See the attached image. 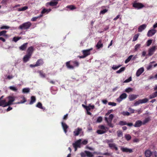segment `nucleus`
Returning a JSON list of instances; mask_svg holds the SVG:
<instances>
[{"label":"nucleus","instance_id":"393cba45","mask_svg":"<svg viewBox=\"0 0 157 157\" xmlns=\"http://www.w3.org/2000/svg\"><path fill=\"white\" fill-rule=\"evenodd\" d=\"M138 97V95L132 94L129 96L128 98L130 101H132L136 99Z\"/></svg>","mask_w":157,"mask_h":157},{"label":"nucleus","instance_id":"5701e85b","mask_svg":"<svg viewBox=\"0 0 157 157\" xmlns=\"http://www.w3.org/2000/svg\"><path fill=\"white\" fill-rule=\"evenodd\" d=\"M144 71V69L143 67L139 68L136 71V75L139 76Z\"/></svg>","mask_w":157,"mask_h":157},{"label":"nucleus","instance_id":"a18cd8bd","mask_svg":"<svg viewBox=\"0 0 157 157\" xmlns=\"http://www.w3.org/2000/svg\"><path fill=\"white\" fill-rule=\"evenodd\" d=\"M139 36V34H137L136 35H135L133 37L132 41H136V40H137Z\"/></svg>","mask_w":157,"mask_h":157},{"label":"nucleus","instance_id":"4d7b16f0","mask_svg":"<svg viewBox=\"0 0 157 157\" xmlns=\"http://www.w3.org/2000/svg\"><path fill=\"white\" fill-rule=\"evenodd\" d=\"M152 40H147V46H149L152 43Z\"/></svg>","mask_w":157,"mask_h":157},{"label":"nucleus","instance_id":"f257e3e1","mask_svg":"<svg viewBox=\"0 0 157 157\" xmlns=\"http://www.w3.org/2000/svg\"><path fill=\"white\" fill-rule=\"evenodd\" d=\"M79 63L77 61H70L66 63V66L68 68L73 69L74 67H78Z\"/></svg>","mask_w":157,"mask_h":157},{"label":"nucleus","instance_id":"c85d7f7f","mask_svg":"<svg viewBox=\"0 0 157 157\" xmlns=\"http://www.w3.org/2000/svg\"><path fill=\"white\" fill-rule=\"evenodd\" d=\"M58 2L57 1H51L48 3L51 6H56L58 4Z\"/></svg>","mask_w":157,"mask_h":157},{"label":"nucleus","instance_id":"6e6552de","mask_svg":"<svg viewBox=\"0 0 157 157\" xmlns=\"http://www.w3.org/2000/svg\"><path fill=\"white\" fill-rule=\"evenodd\" d=\"M156 31L154 29L149 30L147 33V35L148 37L152 36L156 33Z\"/></svg>","mask_w":157,"mask_h":157},{"label":"nucleus","instance_id":"338daca9","mask_svg":"<svg viewBox=\"0 0 157 157\" xmlns=\"http://www.w3.org/2000/svg\"><path fill=\"white\" fill-rule=\"evenodd\" d=\"M121 16V15L119 14L118 15H117L116 17L114 18L113 19V20L114 21H116L118 19L120 18V17Z\"/></svg>","mask_w":157,"mask_h":157},{"label":"nucleus","instance_id":"0e129e2a","mask_svg":"<svg viewBox=\"0 0 157 157\" xmlns=\"http://www.w3.org/2000/svg\"><path fill=\"white\" fill-rule=\"evenodd\" d=\"M135 111L136 112H137L138 114H140L142 112V110L141 109L136 110H135Z\"/></svg>","mask_w":157,"mask_h":157},{"label":"nucleus","instance_id":"de8ad7c7","mask_svg":"<svg viewBox=\"0 0 157 157\" xmlns=\"http://www.w3.org/2000/svg\"><path fill=\"white\" fill-rule=\"evenodd\" d=\"M9 88L10 90L16 92L17 91V89L16 87L13 86H10L9 87Z\"/></svg>","mask_w":157,"mask_h":157},{"label":"nucleus","instance_id":"f3484780","mask_svg":"<svg viewBox=\"0 0 157 157\" xmlns=\"http://www.w3.org/2000/svg\"><path fill=\"white\" fill-rule=\"evenodd\" d=\"M92 50V48L88 50H83L82 51V53L84 56L86 57L90 54V51Z\"/></svg>","mask_w":157,"mask_h":157},{"label":"nucleus","instance_id":"052dcab7","mask_svg":"<svg viewBox=\"0 0 157 157\" xmlns=\"http://www.w3.org/2000/svg\"><path fill=\"white\" fill-rule=\"evenodd\" d=\"M141 104L140 100H139L138 101H136L134 103V105L135 106H137L139 104Z\"/></svg>","mask_w":157,"mask_h":157},{"label":"nucleus","instance_id":"a878e982","mask_svg":"<svg viewBox=\"0 0 157 157\" xmlns=\"http://www.w3.org/2000/svg\"><path fill=\"white\" fill-rule=\"evenodd\" d=\"M96 46L98 49H99L103 47V45L102 43V41L101 40H100L98 41Z\"/></svg>","mask_w":157,"mask_h":157},{"label":"nucleus","instance_id":"49530a36","mask_svg":"<svg viewBox=\"0 0 157 157\" xmlns=\"http://www.w3.org/2000/svg\"><path fill=\"white\" fill-rule=\"evenodd\" d=\"M132 90L133 89L131 87H128L127 88H126L125 90V92L127 93H128L132 91Z\"/></svg>","mask_w":157,"mask_h":157},{"label":"nucleus","instance_id":"bf43d9fd","mask_svg":"<svg viewBox=\"0 0 157 157\" xmlns=\"http://www.w3.org/2000/svg\"><path fill=\"white\" fill-rule=\"evenodd\" d=\"M108 104L109 105H111L112 106H115L117 104L116 103L114 102H109L108 103Z\"/></svg>","mask_w":157,"mask_h":157},{"label":"nucleus","instance_id":"5fc2aeb1","mask_svg":"<svg viewBox=\"0 0 157 157\" xmlns=\"http://www.w3.org/2000/svg\"><path fill=\"white\" fill-rule=\"evenodd\" d=\"M26 98L24 97H23V100L22 101H21L20 102H18L17 103V104H21L23 103L26 102Z\"/></svg>","mask_w":157,"mask_h":157},{"label":"nucleus","instance_id":"6e6d98bb","mask_svg":"<svg viewBox=\"0 0 157 157\" xmlns=\"http://www.w3.org/2000/svg\"><path fill=\"white\" fill-rule=\"evenodd\" d=\"M102 121V118L101 117H98L96 122L98 123H100Z\"/></svg>","mask_w":157,"mask_h":157},{"label":"nucleus","instance_id":"ddd939ff","mask_svg":"<svg viewBox=\"0 0 157 157\" xmlns=\"http://www.w3.org/2000/svg\"><path fill=\"white\" fill-rule=\"evenodd\" d=\"M144 155L146 157H150L152 154V152L149 149L146 150L144 151Z\"/></svg>","mask_w":157,"mask_h":157},{"label":"nucleus","instance_id":"f03ea898","mask_svg":"<svg viewBox=\"0 0 157 157\" xmlns=\"http://www.w3.org/2000/svg\"><path fill=\"white\" fill-rule=\"evenodd\" d=\"M98 128L101 130H98L97 131V132L99 134H102L105 133L109 129V128L105 127L104 125H100Z\"/></svg>","mask_w":157,"mask_h":157},{"label":"nucleus","instance_id":"09e8293b","mask_svg":"<svg viewBox=\"0 0 157 157\" xmlns=\"http://www.w3.org/2000/svg\"><path fill=\"white\" fill-rule=\"evenodd\" d=\"M117 133L118 137H121L123 136V133L121 131H118L117 132Z\"/></svg>","mask_w":157,"mask_h":157},{"label":"nucleus","instance_id":"4be33fe9","mask_svg":"<svg viewBox=\"0 0 157 157\" xmlns=\"http://www.w3.org/2000/svg\"><path fill=\"white\" fill-rule=\"evenodd\" d=\"M146 27L147 25L145 24L140 25L138 28V32H141L146 28Z\"/></svg>","mask_w":157,"mask_h":157},{"label":"nucleus","instance_id":"473e14b6","mask_svg":"<svg viewBox=\"0 0 157 157\" xmlns=\"http://www.w3.org/2000/svg\"><path fill=\"white\" fill-rule=\"evenodd\" d=\"M139 100L140 101V104L146 103L148 101V99H147V98H145L144 99H140Z\"/></svg>","mask_w":157,"mask_h":157},{"label":"nucleus","instance_id":"9d476101","mask_svg":"<svg viewBox=\"0 0 157 157\" xmlns=\"http://www.w3.org/2000/svg\"><path fill=\"white\" fill-rule=\"evenodd\" d=\"M121 149L122 152H129L131 153L133 152L132 149H129L126 147H124L122 146L121 147Z\"/></svg>","mask_w":157,"mask_h":157},{"label":"nucleus","instance_id":"3c124183","mask_svg":"<svg viewBox=\"0 0 157 157\" xmlns=\"http://www.w3.org/2000/svg\"><path fill=\"white\" fill-rule=\"evenodd\" d=\"M21 38L20 37H14L13 38V40L15 42H17L18 40H19Z\"/></svg>","mask_w":157,"mask_h":157},{"label":"nucleus","instance_id":"774afa93","mask_svg":"<svg viewBox=\"0 0 157 157\" xmlns=\"http://www.w3.org/2000/svg\"><path fill=\"white\" fill-rule=\"evenodd\" d=\"M88 143V142L86 140H84L83 141H82V144H84V145H86Z\"/></svg>","mask_w":157,"mask_h":157},{"label":"nucleus","instance_id":"864d4df0","mask_svg":"<svg viewBox=\"0 0 157 157\" xmlns=\"http://www.w3.org/2000/svg\"><path fill=\"white\" fill-rule=\"evenodd\" d=\"M10 28V27L5 26V25H3V26H2L0 27V29H8Z\"/></svg>","mask_w":157,"mask_h":157},{"label":"nucleus","instance_id":"423d86ee","mask_svg":"<svg viewBox=\"0 0 157 157\" xmlns=\"http://www.w3.org/2000/svg\"><path fill=\"white\" fill-rule=\"evenodd\" d=\"M133 6L138 9H141L144 6L141 3L135 2L133 3Z\"/></svg>","mask_w":157,"mask_h":157},{"label":"nucleus","instance_id":"37998d69","mask_svg":"<svg viewBox=\"0 0 157 157\" xmlns=\"http://www.w3.org/2000/svg\"><path fill=\"white\" fill-rule=\"evenodd\" d=\"M36 107L40 109H43L42 104L41 103L39 102L36 105Z\"/></svg>","mask_w":157,"mask_h":157},{"label":"nucleus","instance_id":"c03bdc74","mask_svg":"<svg viewBox=\"0 0 157 157\" xmlns=\"http://www.w3.org/2000/svg\"><path fill=\"white\" fill-rule=\"evenodd\" d=\"M125 70V67H122L120 69H119V70L117 71L116 73H121V72L124 71V70Z\"/></svg>","mask_w":157,"mask_h":157},{"label":"nucleus","instance_id":"a211bd4d","mask_svg":"<svg viewBox=\"0 0 157 157\" xmlns=\"http://www.w3.org/2000/svg\"><path fill=\"white\" fill-rule=\"evenodd\" d=\"M31 56L28 54L24 56L23 58V61L24 63H26L31 58Z\"/></svg>","mask_w":157,"mask_h":157},{"label":"nucleus","instance_id":"79ce46f5","mask_svg":"<svg viewBox=\"0 0 157 157\" xmlns=\"http://www.w3.org/2000/svg\"><path fill=\"white\" fill-rule=\"evenodd\" d=\"M114 117V115L113 114H110L108 117L109 120V121L110 122V123H112V120Z\"/></svg>","mask_w":157,"mask_h":157},{"label":"nucleus","instance_id":"b1692460","mask_svg":"<svg viewBox=\"0 0 157 157\" xmlns=\"http://www.w3.org/2000/svg\"><path fill=\"white\" fill-rule=\"evenodd\" d=\"M82 130V129L78 128L77 129H75L73 133L75 136H78L80 132Z\"/></svg>","mask_w":157,"mask_h":157},{"label":"nucleus","instance_id":"2f4dec72","mask_svg":"<svg viewBox=\"0 0 157 157\" xmlns=\"http://www.w3.org/2000/svg\"><path fill=\"white\" fill-rule=\"evenodd\" d=\"M85 153L88 157H93L94 155L92 154L91 152L88 151H86Z\"/></svg>","mask_w":157,"mask_h":157},{"label":"nucleus","instance_id":"20e7f679","mask_svg":"<svg viewBox=\"0 0 157 157\" xmlns=\"http://www.w3.org/2000/svg\"><path fill=\"white\" fill-rule=\"evenodd\" d=\"M50 10H42V11L41 12V13L40 14V15L37 17H33L31 19V21H36L37 19L38 18H40L43 16V14H44V13H45L46 12L48 11V13L49 12Z\"/></svg>","mask_w":157,"mask_h":157},{"label":"nucleus","instance_id":"2eb2a0df","mask_svg":"<svg viewBox=\"0 0 157 157\" xmlns=\"http://www.w3.org/2000/svg\"><path fill=\"white\" fill-rule=\"evenodd\" d=\"M62 126L65 133L67 132V129L68 128V126L65 123L62 122L61 123Z\"/></svg>","mask_w":157,"mask_h":157},{"label":"nucleus","instance_id":"39448f33","mask_svg":"<svg viewBox=\"0 0 157 157\" xmlns=\"http://www.w3.org/2000/svg\"><path fill=\"white\" fill-rule=\"evenodd\" d=\"M8 98L9 99V101L8 102H7V105H5V106H8L13 104V102L15 100L14 98L12 96H8Z\"/></svg>","mask_w":157,"mask_h":157},{"label":"nucleus","instance_id":"a19ab883","mask_svg":"<svg viewBox=\"0 0 157 157\" xmlns=\"http://www.w3.org/2000/svg\"><path fill=\"white\" fill-rule=\"evenodd\" d=\"M155 62V61H152V62H150L149 63V65L147 67V70H149L151 69L152 67V65H151V64L154 63Z\"/></svg>","mask_w":157,"mask_h":157},{"label":"nucleus","instance_id":"f704fd0d","mask_svg":"<svg viewBox=\"0 0 157 157\" xmlns=\"http://www.w3.org/2000/svg\"><path fill=\"white\" fill-rule=\"evenodd\" d=\"M6 32L7 31L6 30H3L1 32H0V36H7V35L6 34Z\"/></svg>","mask_w":157,"mask_h":157},{"label":"nucleus","instance_id":"aec40b11","mask_svg":"<svg viewBox=\"0 0 157 157\" xmlns=\"http://www.w3.org/2000/svg\"><path fill=\"white\" fill-rule=\"evenodd\" d=\"M108 145L109 147L111 149H115L116 151L118 150V148L116 146V145L114 143H109Z\"/></svg>","mask_w":157,"mask_h":157},{"label":"nucleus","instance_id":"c756f323","mask_svg":"<svg viewBox=\"0 0 157 157\" xmlns=\"http://www.w3.org/2000/svg\"><path fill=\"white\" fill-rule=\"evenodd\" d=\"M151 120L150 117H147L142 122L143 125H144L146 123H148Z\"/></svg>","mask_w":157,"mask_h":157},{"label":"nucleus","instance_id":"4468645a","mask_svg":"<svg viewBox=\"0 0 157 157\" xmlns=\"http://www.w3.org/2000/svg\"><path fill=\"white\" fill-rule=\"evenodd\" d=\"M127 95L126 93H124L120 95L119 98H117V100L119 101H121L122 100L127 98Z\"/></svg>","mask_w":157,"mask_h":157},{"label":"nucleus","instance_id":"13d9d810","mask_svg":"<svg viewBox=\"0 0 157 157\" xmlns=\"http://www.w3.org/2000/svg\"><path fill=\"white\" fill-rule=\"evenodd\" d=\"M132 78L131 77H130L128 79L125 80L124 82V83H128L132 81Z\"/></svg>","mask_w":157,"mask_h":157},{"label":"nucleus","instance_id":"e2e57ef3","mask_svg":"<svg viewBox=\"0 0 157 157\" xmlns=\"http://www.w3.org/2000/svg\"><path fill=\"white\" fill-rule=\"evenodd\" d=\"M128 110L131 113H134L135 111L134 109H133L131 108H129L128 109Z\"/></svg>","mask_w":157,"mask_h":157},{"label":"nucleus","instance_id":"1a4fd4ad","mask_svg":"<svg viewBox=\"0 0 157 157\" xmlns=\"http://www.w3.org/2000/svg\"><path fill=\"white\" fill-rule=\"evenodd\" d=\"M81 144V140H79L73 144V147L75 148L76 151L77 150L78 147H80Z\"/></svg>","mask_w":157,"mask_h":157},{"label":"nucleus","instance_id":"412c9836","mask_svg":"<svg viewBox=\"0 0 157 157\" xmlns=\"http://www.w3.org/2000/svg\"><path fill=\"white\" fill-rule=\"evenodd\" d=\"M143 124L142 122L140 120H137L136 121L135 124L134 125L135 127H139Z\"/></svg>","mask_w":157,"mask_h":157},{"label":"nucleus","instance_id":"ea45409f","mask_svg":"<svg viewBox=\"0 0 157 157\" xmlns=\"http://www.w3.org/2000/svg\"><path fill=\"white\" fill-rule=\"evenodd\" d=\"M118 124L121 126L126 125V122L124 121H120L118 123Z\"/></svg>","mask_w":157,"mask_h":157},{"label":"nucleus","instance_id":"7ed1b4c3","mask_svg":"<svg viewBox=\"0 0 157 157\" xmlns=\"http://www.w3.org/2000/svg\"><path fill=\"white\" fill-rule=\"evenodd\" d=\"M32 24L30 22H27L23 23L20 25L18 29L21 30H25L28 29L31 26Z\"/></svg>","mask_w":157,"mask_h":157},{"label":"nucleus","instance_id":"58836bf2","mask_svg":"<svg viewBox=\"0 0 157 157\" xmlns=\"http://www.w3.org/2000/svg\"><path fill=\"white\" fill-rule=\"evenodd\" d=\"M40 76L42 78H45V74L43 73L42 71H40L38 72Z\"/></svg>","mask_w":157,"mask_h":157},{"label":"nucleus","instance_id":"e433bc0d","mask_svg":"<svg viewBox=\"0 0 157 157\" xmlns=\"http://www.w3.org/2000/svg\"><path fill=\"white\" fill-rule=\"evenodd\" d=\"M124 137L128 141L130 140L131 139V136L128 134L125 135Z\"/></svg>","mask_w":157,"mask_h":157},{"label":"nucleus","instance_id":"c9c22d12","mask_svg":"<svg viewBox=\"0 0 157 157\" xmlns=\"http://www.w3.org/2000/svg\"><path fill=\"white\" fill-rule=\"evenodd\" d=\"M133 55H131L127 59L125 60V63H128L130 61V60L132 58V57Z\"/></svg>","mask_w":157,"mask_h":157},{"label":"nucleus","instance_id":"cd10ccee","mask_svg":"<svg viewBox=\"0 0 157 157\" xmlns=\"http://www.w3.org/2000/svg\"><path fill=\"white\" fill-rule=\"evenodd\" d=\"M7 105V102L5 100L0 101V106H2L3 107H5V105Z\"/></svg>","mask_w":157,"mask_h":157},{"label":"nucleus","instance_id":"7c9ffc66","mask_svg":"<svg viewBox=\"0 0 157 157\" xmlns=\"http://www.w3.org/2000/svg\"><path fill=\"white\" fill-rule=\"evenodd\" d=\"M36 101V98L35 96H32L31 97V100L29 104L30 105H32Z\"/></svg>","mask_w":157,"mask_h":157},{"label":"nucleus","instance_id":"603ef678","mask_svg":"<svg viewBox=\"0 0 157 157\" xmlns=\"http://www.w3.org/2000/svg\"><path fill=\"white\" fill-rule=\"evenodd\" d=\"M121 66V65H119L117 66L113 65V66L112 67V68L114 70H116L120 67Z\"/></svg>","mask_w":157,"mask_h":157},{"label":"nucleus","instance_id":"f8f14e48","mask_svg":"<svg viewBox=\"0 0 157 157\" xmlns=\"http://www.w3.org/2000/svg\"><path fill=\"white\" fill-rule=\"evenodd\" d=\"M34 50V49L33 47L31 46L29 47L27 51V54L32 56Z\"/></svg>","mask_w":157,"mask_h":157},{"label":"nucleus","instance_id":"dca6fc26","mask_svg":"<svg viewBox=\"0 0 157 157\" xmlns=\"http://www.w3.org/2000/svg\"><path fill=\"white\" fill-rule=\"evenodd\" d=\"M28 44V43L24 44L19 47V49L22 51H25L27 47Z\"/></svg>","mask_w":157,"mask_h":157},{"label":"nucleus","instance_id":"0eeeda50","mask_svg":"<svg viewBox=\"0 0 157 157\" xmlns=\"http://www.w3.org/2000/svg\"><path fill=\"white\" fill-rule=\"evenodd\" d=\"M156 50V46H154L151 48H149L148 50V55L149 56H152L154 54Z\"/></svg>","mask_w":157,"mask_h":157},{"label":"nucleus","instance_id":"8fccbe9b","mask_svg":"<svg viewBox=\"0 0 157 157\" xmlns=\"http://www.w3.org/2000/svg\"><path fill=\"white\" fill-rule=\"evenodd\" d=\"M141 44H137L135 46L134 50L135 51H137L138 49L140 47Z\"/></svg>","mask_w":157,"mask_h":157},{"label":"nucleus","instance_id":"69168bd1","mask_svg":"<svg viewBox=\"0 0 157 157\" xmlns=\"http://www.w3.org/2000/svg\"><path fill=\"white\" fill-rule=\"evenodd\" d=\"M28 9V7L27 6H25L22 8H19L18 10H26Z\"/></svg>","mask_w":157,"mask_h":157},{"label":"nucleus","instance_id":"4c0bfd02","mask_svg":"<svg viewBox=\"0 0 157 157\" xmlns=\"http://www.w3.org/2000/svg\"><path fill=\"white\" fill-rule=\"evenodd\" d=\"M30 91V89L29 88H24L22 90V92L24 93H28Z\"/></svg>","mask_w":157,"mask_h":157},{"label":"nucleus","instance_id":"9b49d317","mask_svg":"<svg viewBox=\"0 0 157 157\" xmlns=\"http://www.w3.org/2000/svg\"><path fill=\"white\" fill-rule=\"evenodd\" d=\"M44 63V62L42 59H38L36 63L37 67L42 66Z\"/></svg>","mask_w":157,"mask_h":157},{"label":"nucleus","instance_id":"6ab92c4d","mask_svg":"<svg viewBox=\"0 0 157 157\" xmlns=\"http://www.w3.org/2000/svg\"><path fill=\"white\" fill-rule=\"evenodd\" d=\"M105 120L106 122L107 123V124L108 126L109 127L111 128H113L114 126V125L112 123H110V122L109 121V120L108 118H107V117H105Z\"/></svg>","mask_w":157,"mask_h":157},{"label":"nucleus","instance_id":"680f3d73","mask_svg":"<svg viewBox=\"0 0 157 157\" xmlns=\"http://www.w3.org/2000/svg\"><path fill=\"white\" fill-rule=\"evenodd\" d=\"M123 114L124 116H129L130 115V113L128 112H124L123 113Z\"/></svg>","mask_w":157,"mask_h":157},{"label":"nucleus","instance_id":"bb28decb","mask_svg":"<svg viewBox=\"0 0 157 157\" xmlns=\"http://www.w3.org/2000/svg\"><path fill=\"white\" fill-rule=\"evenodd\" d=\"M157 97V91L153 93L149 96L150 99H152Z\"/></svg>","mask_w":157,"mask_h":157},{"label":"nucleus","instance_id":"72a5a7b5","mask_svg":"<svg viewBox=\"0 0 157 157\" xmlns=\"http://www.w3.org/2000/svg\"><path fill=\"white\" fill-rule=\"evenodd\" d=\"M67 7L70 9V10H73L74 9H76V7L74 5H71L67 6Z\"/></svg>","mask_w":157,"mask_h":157}]
</instances>
